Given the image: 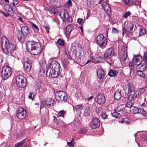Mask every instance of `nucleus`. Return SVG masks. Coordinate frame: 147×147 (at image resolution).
I'll list each match as a JSON object with an SVG mask.
<instances>
[{
  "label": "nucleus",
  "instance_id": "9b49d317",
  "mask_svg": "<svg viewBox=\"0 0 147 147\" xmlns=\"http://www.w3.org/2000/svg\"><path fill=\"white\" fill-rule=\"evenodd\" d=\"M123 88L126 94L130 93L135 92V86L131 82H129L127 84L124 86Z\"/></svg>",
  "mask_w": 147,
  "mask_h": 147
},
{
  "label": "nucleus",
  "instance_id": "c03bdc74",
  "mask_svg": "<svg viewBox=\"0 0 147 147\" xmlns=\"http://www.w3.org/2000/svg\"><path fill=\"white\" fill-rule=\"evenodd\" d=\"M144 62L147 66V52H145L144 55L143 57Z\"/></svg>",
  "mask_w": 147,
  "mask_h": 147
},
{
  "label": "nucleus",
  "instance_id": "0e129e2a",
  "mask_svg": "<svg viewBox=\"0 0 147 147\" xmlns=\"http://www.w3.org/2000/svg\"><path fill=\"white\" fill-rule=\"evenodd\" d=\"M129 67L131 69H133L134 67V66L133 64L131 62L129 63Z\"/></svg>",
  "mask_w": 147,
  "mask_h": 147
},
{
  "label": "nucleus",
  "instance_id": "aec40b11",
  "mask_svg": "<svg viewBox=\"0 0 147 147\" xmlns=\"http://www.w3.org/2000/svg\"><path fill=\"white\" fill-rule=\"evenodd\" d=\"M119 55H127V48L124 46L121 45V46L120 49L119 50Z\"/></svg>",
  "mask_w": 147,
  "mask_h": 147
},
{
  "label": "nucleus",
  "instance_id": "774afa93",
  "mask_svg": "<svg viewBox=\"0 0 147 147\" xmlns=\"http://www.w3.org/2000/svg\"><path fill=\"white\" fill-rule=\"evenodd\" d=\"M44 27L45 28V29L46 30L47 32L48 33H49V30L50 29V28H49V27L48 26H45Z\"/></svg>",
  "mask_w": 147,
  "mask_h": 147
},
{
  "label": "nucleus",
  "instance_id": "c85d7f7f",
  "mask_svg": "<svg viewBox=\"0 0 147 147\" xmlns=\"http://www.w3.org/2000/svg\"><path fill=\"white\" fill-rule=\"evenodd\" d=\"M127 94H129L128 96V100H131L133 101L136 99L137 96V94L136 93H135V92L133 93Z\"/></svg>",
  "mask_w": 147,
  "mask_h": 147
},
{
  "label": "nucleus",
  "instance_id": "3c124183",
  "mask_svg": "<svg viewBox=\"0 0 147 147\" xmlns=\"http://www.w3.org/2000/svg\"><path fill=\"white\" fill-rule=\"evenodd\" d=\"M121 122L128 124L129 123V119L127 118H124L122 119Z\"/></svg>",
  "mask_w": 147,
  "mask_h": 147
},
{
  "label": "nucleus",
  "instance_id": "37998d69",
  "mask_svg": "<svg viewBox=\"0 0 147 147\" xmlns=\"http://www.w3.org/2000/svg\"><path fill=\"white\" fill-rule=\"evenodd\" d=\"M146 67H147V66L146 64H144V63L142 64L139 67L140 70L144 71L146 69Z\"/></svg>",
  "mask_w": 147,
  "mask_h": 147
},
{
  "label": "nucleus",
  "instance_id": "4468645a",
  "mask_svg": "<svg viewBox=\"0 0 147 147\" xmlns=\"http://www.w3.org/2000/svg\"><path fill=\"white\" fill-rule=\"evenodd\" d=\"M97 101L100 105L104 104L105 102L106 99L104 95L102 93H98L96 95Z\"/></svg>",
  "mask_w": 147,
  "mask_h": 147
},
{
  "label": "nucleus",
  "instance_id": "f704fd0d",
  "mask_svg": "<svg viewBox=\"0 0 147 147\" xmlns=\"http://www.w3.org/2000/svg\"><path fill=\"white\" fill-rule=\"evenodd\" d=\"M30 26L33 30L35 29L37 31L39 30V28L38 26L34 23L31 22L30 23Z\"/></svg>",
  "mask_w": 147,
  "mask_h": 147
},
{
  "label": "nucleus",
  "instance_id": "13d9d810",
  "mask_svg": "<svg viewBox=\"0 0 147 147\" xmlns=\"http://www.w3.org/2000/svg\"><path fill=\"white\" fill-rule=\"evenodd\" d=\"M87 131V130L86 129L83 128L81 129L79 133V134L86 133Z\"/></svg>",
  "mask_w": 147,
  "mask_h": 147
},
{
  "label": "nucleus",
  "instance_id": "680f3d73",
  "mask_svg": "<svg viewBox=\"0 0 147 147\" xmlns=\"http://www.w3.org/2000/svg\"><path fill=\"white\" fill-rule=\"evenodd\" d=\"M113 33L114 34H117L118 33V31L117 29L113 27L112 29Z\"/></svg>",
  "mask_w": 147,
  "mask_h": 147
},
{
  "label": "nucleus",
  "instance_id": "c756f323",
  "mask_svg": "<svg viewBox=\"0 0 147 147\" xmlns=\"http://www.w3.org/2000/svg\"><path fill=\"white\" fill-rule=\"evenodd\" d=\"M118 73L117 71L111 69L109 71L108 74L109 76L110 77H114L116 76Z\"/></svg>",
  "mask_w": 147,
  "mask_h": 147
},
{
  "label": "nucleus",
  "instance_id": "e433bc0d",
  "mask_svg": "<svg viewBox=\"0 0 147 147\" xmlns=\"http://www.w3.org/2000/svg\"><path fill=\"white\" fill-rule=\"evenodd\" d=\"M146 33V29L143 27L141 28L140 31L139 36H140L142 35H144Z\"/></svg>",
  "mask_w": 147,
  "mask_h": 147
},
{
  "label": "nucleus",
  "instance_id": "603ef678",
  "mask_svg": "<svg viewBox=\"0 0 147 147\" xmlns=\"http://www.w3.org/2000/svg\"><path fill=\"white\" fill-rule=\"evenodd\" d=\"M74 140V138H73L70 142H67V144L70 147H74V144L73 143Z\"/></svg>",
  "mask_w": 147,
  "mask_h": 147
},
{
  "label": "nucleus",
  "instance_id": "39448f33",
  "mask_svg": "<svg viewBox=\"0 0 147 147\" xmlns=\"http://www.w3.org/2000/svg\"><path fill=\"white\" fill-rule=\"evenodd\" d=\"M113 48L111 47L107 49L104 54V58L107 62L111 65L113 63L111 57L114 54Z\"/></svg>",
  "mask_w": 147,
  "mask_h": 147
},
{
  "label": "nucleus",
  "instance_id": "4c0bfd02",
  "mask_svg": "<svg viewBox=\"0 0 147 147\" xmlns=\"http://www.w3.org/2000/svg\"><path fill=\"white\" fill-rule=\"evenodd\" d=\"M133 102L134 101H132L129 100L128 101H127V103L126 104V106L131 108L133 105Z\"/></svg>",
  "mask_w": 147,
  "mask_h": 147
},
{
  "label": "nucleus",
  "instance_id": "f03ea898",
  "mask_svg": "<svg viewBox=\"0 0 147 147\" xmlns=\"http://www.w3.org/2000/svg\"><path fill=\"white\" fill-rule=\"evenodd\" d=\"M26 47L30 53L34 55H37L42 51L40 44L33 41H28Z\"/></svg>",
  "mask_w": 147,
  "mask_h": 147
},
{
  "label": "nucleus",
  "instance_id": "a878e982",
  "mask_svg": "<svg viewBox=\"0 0 147 147\" xmlns=\"http://www.w3.org/2000/svg\"><path fill=\"white\" fill-rule=\"evenodd\" d=\"M82 51L80 50L77 51L74 56H73L74 59L80 60L82 56Z\"/></svg>",
  "mask_w": 147,
  "mask_h": 147
},
{
  "label": "nucleus",
  "instance_id": "393cba45",
  "mask_svg": "<svg viewBox=\"0 0 147 147\" xmlns=\"http://www.w3.org/2000/svg\"><path fill=\"white\" fill-rule=\"evenodd\" d=\"M80 112L84 116H86L89 115L90 111L88 108L87 107H85L82 108V110L80 111Z\"/></svg>",
  "mask_w": 147,
  "mask_h": 147
},
{
  "label": "nucleus",
  "instance_id": "0eeeda50",
  "mask_svg": "<svg viewBox=\"0 0 147 147\" xmlns=\"http://www.w3.org/2000/svg\"><path fill=\"white\" fill-rule=\"evenodd\" d=\"M134 26V24L130 22H128L125 25V26L122 28V36H123L125 34L126 36H130L132 34L131 31L132 30Z\"/></svg>",
  "mask_w": 147,
  "mask_h": 147
},
{
  "label": "nucleus",
  "instance_id": "b1692460",
  "mask_svg": "<svg viewBox=\"0 0 147 147\" xmlns=\"http://www.w3.org/2000/svg\"><path fill=\"white\" fill-rule=\"evenodd\" d=\"M105 71L101 69H99L97 71V75L98 78L100 80L105 77Z\"/></svg>",
  "mask_w": 147,
  "mask_h": 147
},
{
  "label": "nucleus",
  "instance_id": "7ed1b4c3",
  "mask_svg": "<svg viewBox=\"0 0 147 147\" xmlns=\"http://www.w3.org/2000/svg\"><path fill=\"white\" fill-rule=\"evenodd\" d=\"M48 68L49 69V74L50 77L55 78L59 76L60 66L57 61H52L48 65Z\"/></svg>",
  "mask_w": 147,
  "mask_h": 147
},
{
  "label": "nucleus",
  "instance_id": "58836bf2",
  "mask_svg": "<svg viewBox=\"0 0 147 147\" xmlns=\"http://www.w3.org/2000/svg\"><path fill=\"white\" fill-rule=\"evenodd\" d=\"M117 112V111H115V112L112 113V116L115 118H118L120 117V114L119 113Z\"/></svg>",
  "mask_w": 147,
  "mask_h": 147
},
{
  "label": "nucleus",
  "instance_id": "338daca9",
  "mask_svg": "<svg viewBox=\"0 0 147 147\" xmlns=\"http://www.w3.org/2000/svg\"><path fill=\"white\" fill-rule=\"evenodd\" d=\"M28 98L29 99L33 100L34 99V97H32V93H30L28 95Z\"/></svg>",
  "mask_w": 147,
  "mask_h": 147
},
{
  "label": "nucleus",
  "instance_id": "49530a36",
  "mask_svg": "<svg viewBox=\"0 0 147 147\" xmlns=\"http://www.w3.org/2000/svg\"><path fill=\"white\" fill-rule=\"evenodd\" d=\"M138 74L139 76L142 77L144 78H145V75L143 72V71L139 70L138 72Z\"/></svg>",
  "mask_w": 147,
  "mask_h": 147
},
{
  "label": "nucleus",
  "instance_id": "4d7b16f0",
  "mask_svg": "<svg viewBox=\"0 0 147 147\" xmlns=\"http://www.w3.org/2000/svg\"><path fill=\"white\" fill-rule=\"evenodd\" d=\"M65 54L67 55V58L68 59H69L70 60H71L72 59H74V58L73 57V56H72V57L70 55V54L69 52H66V53H65Z\"/></svg>",
  "mask_w": 147,
  "mask_h": 147
},
{
  "label": "nucleus",
  "instance_id": "f3484780",
  "mask_svg": "<svg viewBox=\"0 0 147 147\" xmlns=\"http://www.w3.org/2000/svg\"><path fill=\"white\" fill-rule=\"evenodd\" d=\"M119 57L120 61L123 66H125L128 64L129 59L127 58V55L120 56Z\"/></svg>",
  "mask_w": 147,
  "mask_h": 147
},
{
  "label": "nucleus",
  "instance_id": "dca6fc26",
  "mask_svg": "<svg viewBox=\"0 0 147 147\" xmlns=\"http://www.w3.org/2000/svg\"><path fill=\"white\" fill-rule=\"evenodd\" d=\"M24 65L26 72H28L30 71L32 65L31 63H30V60L29 59H27L25 61Z\"/></svg>",
  "mask_w": 147,
  "mask_h": 147
},
{
  "label": "nucleus",
  "instance_id": "79ce46f5",
  "mask_svg": "<svg viewBox=\"0 0 147 147\" xmlns=\"http://www.w3.org/2000/svg\"><path fill=\"white\" fill-rule=\"evenodd\" d=\"M103 9L107 14L111 12V8L109 5H107Z\"/></svg>",
  "mask_w": 147,
  "mask_h": 147
},
{
  "label": "nucleus",
  "instance_id": "bb28decb",
  "mask_svg": "<svg viewBox=\"0 0 147 147\" xmlns=\"http://www.w3.org/2000/svg\"><path fill=\"white\" fill-rule=\"evenodd\" d=\"M17 36L18 40L20 42L22 41L26 37L24 36L22 32L19 30H18L17 32Z\"/></svg>",
  "mask_w": 147,
  "mask_h": 147
},
{
  "label": "nucleus",
  "instance_id": "6e6d98bb",
  "mask_svg": "<svg viewBox=\"0 0 147 147\" xmlns=\"http://www.w3.org/2000/svg\"><path fill=\"white\" fill-rule=\"evenodd\" d=\"M133 113L134 114L139 113V109L137 108L136 107H134L133 109Z\"/></svg>",
  "mask_w": 147,
  "mask_h": 147
},
{
  "label": "nucleus",
  "instance_id": "4be33fe9",
  "mask_svg": "<svg viewBox=\"0 0 147 147\" xmlns=\"http://www.w3.org/2000/svg\"><path fill=\"white\" fill-rule=\"evenodd\" d=\"M21 31L23 35L26 37L29 35L30 32L29 29L26 26H23L21 28Z\"/></svg>",
  "mask_w": 147,
  "mask_h": 147
},
{
  "label": "nucleus",
  "instance_id": "72a5a7b5",
  "mask_svg": "<svg viewBox=\"0 0 147 147\" xmlns=\"http://www.w3.org/2000/svg\"><path fill=\"white\" fill-rule=\"evenodd\" d=\"M25 140H24L16 144L14 147H20L25 143Z\"/></svg>",
  "mask_w": 147,
  "mask_h": 147
},
{
  "label": "nucleus",
  "instance_id": "8fccbe9b",
  "mask_svg": "<svg viewBox=\"0 0 147 147\" xmlns=\"http://www.w3.org/2000/svg\"><path fill=\"white\" fill-rule=\"evenodd\" d=\"M65 22L68 23L71 22L72 21V18L70 17H69L68 16H67V19H65Z\"/></svg>",
  "mask_w": 147,
  "mask_h": 147
},
{
  "label": "nucleus",
  "instance_id": "423d86ee",
  "mask_svg": "<svg viewBox=\"0 0 147 147\" xmlns=\"http://www.w3.org/2000/svg\"><path fill=\"white\" fill-rule=\"evenodd\" d=\"M12 73V69L9 67L4 66L2 69V77L4 80L7 79L11 75Z\"/></svg>",
  "mask_w": 147,
  "mask_h": 147
},
{
  "label": "nucleus",
  "instance_id": "e2e57ef3",
  "mask_svg": "<svg viewBox=\"0 0 147 147\" xmlns=\"http://www.w3.org/2000/svg\"><path fill=\"white\" fill-rule=\"evenodd\" d=\"M53 122L55 123H58L59 120L57 119L56 117L55 116H53Z\"/></svg>",
  "mask_w": 147,
  "mask_h": 147
},
{
  "label": "nucleus",
  "instance_id": "2f4dec72",
  "mask_svg": "<svg viewBox=\"0 0 147 147\" xmlns=\"http://www.w3.org/2000/svg\"><path fill=\"white\" fill-rule=\"evenodd\" d=\"M146 92V90L145 88H142L136 91L138 96H139L144 93Z\"/></svg>",
  "mask_w": 147,
  "mask_h": 147
},
{
  "label": "nucleus",
  "instance_id": "f8f14e48",
  "mask_svg": "<svg viewBox=\"0 0 147 147\" xmlns=\"http://www.w3.org/2000/svg\"><path fill=\"white\" fill-rule=\"evenodd\" d=\"M100 122L98 119L96 118H94L92 119L90 123V127L92 129L98 128L100 125Z\"/></svg>",
  "mask_w": 147,
  "mask_h": 147
},
{
  "label": "nucleus",
  "instance_id": "ea45409f",
  "mask_svg": "<svg viewBox=\"0 0 147 147\" xmlns=\"http://www.w3.org/2000/svg\"><path fill=\"white\" fill-rule=\"evenodd\" d=\"M124 109V106L123 105H120L118 106L115 109L116 111L120 112L122 111Z\"/></svg>",
  "mask_w": 147,
  "mask_h": 147
},
{
  "label": "nucleus",
  "instance_id": "864d4df0",
  "mask_svg": "<svg viewBox=\"0 0 147 147\" xmlns=\"http://www.w3.org/2000/svg\"><path fill=\"white\" fill-rule=\"evenodd\" d=\"M57 42L58 44L61 46H63L64 45V42L61 39H58Z\"/></svg>",
  "mask_w": 147,
  "mask_h": 147
},
{
  "label": "nucleus",
  "instance_id": "20e7f679",
  "mask_svg": "<svg viewBox=\"0 0 147 147\" xmlns=\"http://www.w3.org/2000/svg\"><path fill=\"white\" fill-rule=\"evenodd\" d=\"M96 44L101 48L105 47L107 43V40L102 34L98 35L95 38Z\"/></svg>",
  "mask_w": 147,
  "mask_h": 147
},
{
  "label": "nucleus",
  "instance_id": "473e14b6",
  "mask_svg": "<svg viewBox=\"0 0 147 147\" xmlns=\"http://www.w3.org/2000/svg\"><path fill=\"white\" fill-rule=\"evenodd\" d=\"M12 2L10 3V7H15V6L17 5L19 3V1L18 0H12Z\"/></svg>",
  "mask_w": 147,
  "mask_h": 147
},
{
  "label": "nucleus",
  "instance_id": "6e6552de",
  "mask_svg": "<svg viewBox=\"0 0 147 147\" xmlns=\"http://www.w3.org/2000/svg\"><path fill=\"white\" fill-rule=\"evenodd\" d=\"M16 80V83L18 87L24 88L26 86V80L24 76L21 75L18 76Z\"/></svg>",
  "mask_w": 147,
  "mask_h": 147
},
{
  "label": "nucleus",
  "instance_id": "5701e85b",
  "mask_svg": "<svg viewBox=\"0 0 147 147\" xmlns=\"http://www.w3.org/2000/svg\"><path fill=\"white\" fill-rule=\"evenodd\" d=\"M13 7H10V4H9L6 7V8L5 9L7 13L6 14H5V16L7 17L12 16L13 13Z\"/></svg>",
  "mask_w": 147,
  "mask_h": 147
},
{
  "label": "nucleus",
  "instance_id": "412c9836",
  "mask_svg": "<svg viewBox=\"0 0 147 147\" xmlns=\"http://www.w3.org/2000/svg\"><path fill=\"white\" fill-rule=\"evenodd\" d=\"M45 105L48 107L53 106L55 103V100L50 98H47L45 101Z\"/></svg>",
  "mask_w": 147,
  "mask_h": 147
},
{
  "label": "nucleus",
  "instance_id": "9d476101",
  "mask_svg": "<svg viewBox=\"0 0 147 147\" xmlns=\"http://www.w3.org/2000/svg\"><path fill=\"white\" fill-rule=\"evenodd\" d=\"M41 65V68L40 72V74L41 76H44L45 74L47 75L48 73H49V69L48 68L47 70V65L45 64V62L44 60H43L41 61L40 62Z\"/></svg>",
  "mask_w": 147,
  "mask_h": 147
},
{
  "label": "nucleus",
  "instance_id": "ddd939ff",
  "mask_svg": "<svg viewBox=\"0 0 147 147\" xmlns=\"http://www.w3.org/2000/svg\"><path fill=\"white\" fill-rule=\"evenodd\" d=\"M26 112L24 109L21 108H19L17 110V116L18 118L20 119H23L26 116Z\"/></svg>",
  "mask_w": 147,
  "mask_h": 147
},
{
  "label": "nucleus",
  "instance_id": "1a4fd4ad",
  "mask_svg": "<svg viewBox=\"0 0 147 147\" xmlns=\"http://www.w3.org/2000/svg\"><path fill=\"white\" fill-rule=\"evenodd\" d=\"M55 97L56 100L58 102L63 101L65 102L67 99V94L63 91L57 92L55 94Z\"/></svg>",
  "mask_w": 147,
  "mask_h": 147
},
{
  "label": "nucleus",
  "instance_id": "2eb2a0df",
  "mask_svg": "<svg viewBox=\"0 0 147 147\" xmlns=\"http://www.w3.org/2000/svg\"><path fill=\"white\" fill-rule=\"evenodd\" d=\"M142 61V57L139 55L134 57L133 59V63L137 65H140Z\"/></svg>",
  "mask_w": 147,
  "mask_h": 147
},
{
  "label": "nucleus",
  "instance_id": "09e8293b",
  "mask_svg": "<svg viewBox=\"0 0 147 147\" xmlns=\"http://www.w3.org/2000/svg\"><path fill=\"white\" fill-rule=\"evenodd\" d=\"M131 13L130 11H127L125 12L123 15V17L125 18H127L129 16L131 15Z\"/></svg>",
  "mask_w": 147,
  "mask_h": 147
},
{
  "label": "nucleus",
  "instance_id": "5fc2aeb1",
  "mask_svg": "<svg viewBox=\"0 0 147 147\" xmlns=\"http://www.w3.org/2000/svg\"><path fill=\"white\" fill-rule=\"evenodd\" d=\"M102 108L100 107H96V113L98 115L102 112Z\"/></svg>",
  "mask_w": 147,
  "mask_h": 147
},
{
  "label": "nucleus",
  "instance_id": "a19ab883",
  "mask_svg": "<svg viewBox=\"0 0 147 147\" xmlns=\"http://www.w3.org/2000/svg\"><path fill=\"white\" fill-rule=\"evenodd\" d=\"M139 113H141L146 117L147 116V113L143 109H139Z\"/></svg>",
  "mask_w": 147,
  "mask_h": 147
},
{
  "label": "nucleus",
  "instance_id": "69168bd1",
  "mask_svg": "<svg viewBox=\"0 0 147 147\" xmlns=\"http://www.w3.org/2000/svg\"><path fill=\"white\" fill-rule=\"evenodd\" d=\"M143 138L144 139V140L147 142V134H144L142 135Z\"/></svg>",
  "mask_w": 147,
  "mask_h": 147
},
{
  "label": "nucleus",
  "instance_id": "7c9ffc66",
  "mask_svg": "<svg viewBox=\"0 0 147 147\" xmlns=\"http://www.w3.org/2000/svg\"><path fill=\"white\" fill-rule=\"evenodd\" d=\"M121 96V91L118 90L114 94V98L117 100H119Z\"/></svg>",
  "mask_w": 147,
  "mask_h": 147
},
{
  "label": "nucleus",
  "instance_id": "a18cd8bd",
  "mask_svg": "<svg viewBox=\"0 0 147 147\" xmlns=\"http://www.w3.org/2000/svg\"><path fill=\"white\" fill-rule=\"evenodd\" d=\"M72 4L71 0H69L65 3V6L68 8H69L72 6Z\"/></svg>",
  "mask_w": 147,
  "mask_h": 147
},
{
  "label": "nucleus",
  "instance_id": "a211bd4d",
  "mask_svg": "<svg viewBox=\"0 0 147 147\" xmlns=\"http://www.w3.org/2000/svg\"><path fill=\"white\" fill-rule=\"evenodd\" d=\"M124 4L128 6L136 5L138 2L137 0H123Z\"/></svg>",
  "mask_w": 147,
  "mask_h": 147
},
{
  "label": "nucleus",
  "instance_id": "cd10ccee",
  "mask_svg": "<svg viewBox=\"0 0 147 147\" xmlns=\"http://www.w3.org/2000/svg\"><path fill=\"white\" fill-rule=\"evenodd\" d=\"M72 30V27L71 25H69L66 26L65 32L66 33V36L67 38L69 37L70 34Z\"/></svg>",
  "mask_w": 147,
  "mask_h": 147
},
{
  "label": "nucleus",
  "instance_id": "c9c22d12",
  "mask_svg": "<svg viewBox=\"0 0 147 147\" xmlns=\"http://www.w3.org/2000/svg\"><path fill=\"white\" fill-rule=\"evenodd\" d=\"M65 113H66L63 110L60 111L58 112L57 114V116L64 117Z\"/></svg>",
  "mask_w": 147,
  "mask_h": 147
},
{
  "label": "nucleus",
  "instance_id": "6ab92c4d",
  "mask_svg": "<svg viewBox=\"0 0 147 147\" xmlns=\"http://www.w3.org/2000/svg\"><path fill=\"white\" fill-rule=\"evenodd\" d=\"M59 15L61 18L63 19V21L64 22H65V19L66 16H68L69 14L67 11L65 9H62L61 10L59 13Z\"/></svg>",
  "mask_w": 147,
  "mask_h": 147
},
{
  "label": "nucleus",
  "instance_id": "de8ad7c7",
  "mask_svg": "<svg viewBox=\"0 0 147 147\" xmlns=\"http://www.w3.org/2000/svg\"><path fill=\"white\" fill-rule=\"evenodd\" d=\"M102 2V0L100 1V3L101 4L102 8L103 9L105 8L107 5H109L106 2Z\"/></svg>",
  "mask_w": 147,
  "mask_h": 147
},
{
  "label": "nucleus",
  "instance_id": "052dcab7",
  "mask_svg": "<svg viewBox=\"0 0 147 147\" xmlns=\"http://www.w3.org/2000/svg\"><path fill=\"white\" fill-rule=\"evenodd\" d=\"M83 22V19L82 18H79L78 19L77 22L80 24H82Z\"/></svg>",
  "mask_w": 147,
  "mask_h": 147
},
{
  "label": "nucleus",
  "instance_id": "bf43d9fd",
  "mask_svg": "<svg viewBox=\"0 0 147 147\" xmlns=\"http://www.w3.org/2000/svg\"><path fill=\"white\" fill-rule=\"evenodd\" d=\"M101 115L102 119H105L107 118V115L105 113H101Z\"/></svg>",
  "mask_w": 147,
  "mask_h": 147
},
{
  "label": "nucleus",
  "instance_id": "f257e3e1",
  "mask_svg": "<svg viewBox=\"0 0 147 147\" xmlns=\"http://www.w3.org/2000/svg\"><path fill=\"white\" fill-rule=\"evenodd\" d=\"M1 46L3 51L6 54H11L16 49L15 46L9 42L8 40L4 36L1 38Z\"/></svg>",
  "mask_w": 147,
  "mask_h": 147
}]
</instances>
